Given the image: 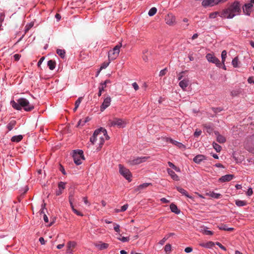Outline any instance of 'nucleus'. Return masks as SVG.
<instances>
[{
	"instance_id": "obj_60",
	"label": "nucleus",
	"mask_w": 254,
	"mask_h": 254,
	"mask_svg": "<svg viewBox=\"0 0 254 254\" xmlns=\"http://www.w3.org/2000/svg\"><path fill=\"white\" fill-rule=\"evenodd\" d=\"M39 241H40V242L41 243V244L42 245L45 244V241L43 237H40L39 238Z\"/></svg>"
},
{
	"instance_id": "obj_31",
	"label": "nucleus",
	"mask_w": 254,
	"mask_h": 254,
	"mask_svg": "<svg viewBox=\"0 0 254 254\" xmlns=\"http://www.w3.org/2000/svg\"><path fill=\"white\" fill-rule=\"evenodd\" d=\"M22 138L23 137L21 135H16L13 136L11 138V140L13 142H18L22 140Z\"/></svg>"
},
{
	"instance_id": "obj_57",
	"label": "nucleus",
	"mask_w": 254,
	"mask_h": 254,
	"mask_svg": "<svg viewBox=\"0 0 254 254\" xmlns=\"http://www.w3.org/2000/svg\"><path fill=\"white\" fill-rule=\"evenodd\" d=\"M83 200L84 202V203H85L86 204H88V205H90V203L88 200V199H87V197H84L83 198Z\"/></svg>"
},
{
	"instance_id": "obj_55",
	"label": "nucleus",
	"mask_w": 254,
	"mask_h": 254,
	"mask_svg": "<svg viewBox=\"0 0 254 254\" xmlns=\"http://www.w3.org/2000/svg\"><path fill=\"white\" fill-rule=\"evenodd\" d=\"M248 82L250 84L254 83V77L253 76L249 77L248 79Z\"/></svg>"
},
{
	"instance_id": "obj_28",
	"label": "nucleus",
	"mask_w": 254,
	"mask_h": 254,
	"mask_svg": "<svg viewBox=\"0 0 254 254\" xmlns=\"http://www.w3.org/2000/svg\"><path fill=\"white\" fill-rule=\"evenodd\" d=\"M235 203L236 205L239 207L246 206L247 204L246 201L239 199L236 200Z\"/></svg>"
},
{
	"instance_id": "obj_64",
	"label": "nucleus",
	"mask_w": 254,
	"mask_h": 254,
	"mask_svg": "<svg viewBox=\"0 0 254 254\" xmlns=\"http://www.w3.org/2000/svg\"><path fill=\"white\" fill-rule=\"evenodd\" d=\"M43 218H44V221L46 223H48V218L46 214H44Z\"/></svg>"
},
{
	"instance_id": "obj_13",
	"label": "nucleus",
	"mask_w": 254,
	"mask_h": 254,
	"mask_svg": "<svg viewBox=\"0 0 254 254\" xmlns=\"http://www.w3.org/2000/svg\"><path fill=\"white\" fill-rule=\"evenodd\" d=\"M149 158V157H137L136 158H134L132 159L131 161V164L132 165H138L140 163H142L143 162H145L147 160V159Z\"/></svg>"
},
{
	"instance_id": "obj_33",
	"label": "nucleus",
	"mask_w": 254,
	"mask_h": 254,
	"mask_svg": "<svg viewBox=\"0 0 254 254\" xmlns=\"http://www.w3.org/2000/svg\"><path fill=\"white\" fill-rule=\"evenodd\" d=\"M48 65L51 70H53L56 66V62L53 60H50L48 62Z\"/></svg>"
},
{
	"instance_id": "obj_58",
	"label": "nucleus",
	"mask_w": 254,
	"mask_h": 254,
	"mask_svg": "<svg viewBox=\"0 0 254 254\" xmlns=\"http://www.w3.org/2000/svg\"><path fill=\"white\" fill-rule=\"evenodd\" d=\"M217 15V13H210V15H209V17L211 18H214L216 17Z\"/></svg>"
},
{
	"instance_id": "obj_51",
	"label": "nucleus",
	"mask_w": 254,
	"mask_h": 254,
	"mask_svg": "<svg viewBox=\"0 0 254 254\" xmlns=\"http://www.w3.org/2000/svg\"><path fill=\"white\" fill-rule=\"evenodd\" d=\"M253 190L251 188H250L248 190V191H247L246 194L248 196H250L253 194Z\"/></svg>"
},
{
	"instance_id": "obj_21",
	"label": "nucleus",
	"mask_w": 254,
	"mask_h": 254,
	"mask_svg": "<svg viewBox=\"0 0 254 254\" xmlns=\"http://www.w3.org/2000/svg\"><path fill=\"white\" fill-rule=\"evenodd\" d=\"M65 184L64 182H60L59 183V185H58V190H57V191L56 192V195H59L60 194H61L63 192V190L65 188Z\"/></svg>"
},
{
	"instance_id": "obj_37",
	"label": "nucleus",
	"mask_w": 254,
	"mask_h": 254,
	"mask_svg": "<svg viewBox=\"0 0 254 254\" xmlns=\"http://www.w3.org/2000/svg\"><path fill=\"white\" fill-rule=\"evenodd\" d=\"M172 250L171 245L169 244H167L164 247L165 252L169 254L171 253Z\"/></svg>"
},
{
	"instance_id": "obj_12",
	"label": "nucleus",
	"mask_w": 254,
	"mask_h": 254,
	"mask_svg": "<svg viewBox=\"0 0 254 254\" xmlns=\"http://www.w3.org/2000/svg\"><path fill=\"white\" fill-rule=\"evenodd\" d=\"M73 201H74L73 196L72 195H69V204H70V207H71V208L72 210L77 215L82 216L83 215V214L81 212H80V211H79L77 210H76L74 208V205H73Z\"/></svg>"
},
{
	"instance_id": "obj_10",
	"label": "nucleus",
	"mask_w": 254,
	"mask_h": 254,
	"mask_svg": "<svg viewBox=\"0 0 254 254\" xmlns=\"http://www.w3.org/2000/svg\"><path fill=\"white\" fill-rule=\"evenodd\" d=\"M222 0H203L202 2V4L205 7L212 6L218 4Z\"/></svg>"
},
{
	"instance_id": "obj_11",
	"label": "nucleus",
	"mask_w": 254,
	"mask_h": 254,
	"mask_svg": "<svg viewBox=\"0 0 254 254\" xmlns=\"http://www.w3.org/2000/svg\"><path fill=\"white\" fill-rule=\"evenodd\" d=\"M111 102V98L110 96L106 97L100 107V111L101 112L104 111L107 108H108L110 105Z\"/></svg>"
},
{
	"instance_id": "obj_18",
	"label": "nucleus",
	"mask_w": 254,
	"mask_h": 254,
	"mask_svg": "<svg viewBox=\"0 0 254 254\" xmlns=\"http://www.w3.org/2000/svg\"><path fill=\"white\" fill-rule=\"evenodd\" d=\"M95 247L99 250H103L106 249L109 247V244L107 243L99 242L94 244Z\"/></svg>"
},
{
	"instance_id": "obj_46",
	"label": "nucleus",
	"mask_w": 254,
	"mask_h": 254,
	"mask_svg": "<svg viewBox=\"0 0 254 254\" xmlns=\"http://www.w3.org/2000/svg\"><path fill=\"white\" fill-rule=\"evenodd\" d=\"M110 61L108 62H104L103 63L100 67V70H102L103 69L106 68L110 64Z\"/></svg>"
},
{
	"instance_id": "obj_38",
	"label": "nucleus",
	"mask_w": 254,
	"mask_h": 254,
	"mask_svg": "<svg viewBox=\"0 0 254 254\" xmlns=\"http://www.w3.org/2000/svg\"><path fill=\"white\" fill-rule=\"evenodd\" d=\"M157 12V9L156 7H152L148 11V15L150 16H153Z\"/></svg>"
},
{
	"instance_id": "obj_29",
	"label": "nucleus",
	"mask_w": 254,
	"mask_h": 254,
	"mask_svg": "<svg viewBox=\"0 0 254 254\" xmlns=\"http://www.w3.org/2000/svg\"><path fill=\"white\" fill-rule=\"evenodd\" d=\"M173 144H174L179 148L181 149L182 150H184L186 149V146L185 145L175 140Z\"/></svg>"
},
{
	"instance_id": "obj_59",
	"label": "nucleus",
	"mask_w": 254,
	"mask_h": 254,
	"mask_svg": "<svg viewBox=\"0 0 254 254\" xmlns=\"http://www.w3.org/2000/svg\"><path fill=\"white\" fill-rule=\"evenodd\" d=\"M44 57H42L40 60L39 61L38 63V66H40L41 65V64H42V62H43V61L44 60Z\"/></svg>"
},
{
	"instance_id": "obj_35",
	"label": "nucleus",
	"mask_w": 254,
	"mask_h": 254,
	"mask_svg": "<svg viewBox=\"0 0 254 254\" xmlns=\"http://www.w3.org/2000/svg\"><path fill=\"white\" fill-rule=\"evenodd\" d=\"M226 57H227V52L225 50H223L221 53V60H222V64H224L225 63Z\"/></svg>"
},
{
	"instance_id": "obj_8",
	"label": "nucleus",
	"mask_w": 254,
	"mask_h": 254,
	"mask_svg": "<svg viewBox=\"0 0 254 254\" xmlns=\"http://www.w3.org/2000/svg\"><path fill=\"white\" fill-rule=\"evenodd\" d=\"M205 57L208 62L213 63L217 67H220L221 65L220 61L215 57L213 53H208L206 54Z\"/></svg>"
},
{
	"instance_id": "obj_2",
	"label": "nucleus",
	"mask_w": 254,
	"mask_h": 254,
	"mask_svg": "<svg viewBox=\"0 0 254 254\" xmlns=\"http://www.w3.org/2000/svg\"><path fill=\"white\" fill-rule=\"evenodd\" d=\"M241 5L238 1H235L229 6L224 9L222 12L221 16L223 17L231 19L234 16L239 15L241 13Z\"/></svg>"
},
{
	"instance_id": "obj_23",
	"label": "nucleus",
	"mask_w": 254,
	"mask_h": 254,
	"mask_svg": "<svg viewBox=\"0 0 254 254\" xmlns=\"http://www.w3.org/2000/svg\"><path fill=\"white\" fill-rule=\"evenodd\" d=\"M199 245L202 247L209 249L213 247L215 245V243L212 241H209L206 243H200Z\"/></svg>"
},
{
	"instance_id": "obj_54",
	"label": "nucleus",
	"mask_w": 254,
	"mask_h": 254,
	"mask_svg": "<svg viewBox=\"0 0 254 254\" xmlns=\"http://www.w3.org/2000/svg\"><path fill=\"white\" fill-rule=\"evenodd\" d=\"M192 251V248L191 247H187L185 249V252L187 253H191Z\"/></svg>"
},
{
	"instance_id": "obj_5",
	"label": "nucleus",
	"mask_w": 254,
	"mask_h": 254,
	"mask_svg": "<svg viewBox=\"0 0 254 254\" xmlns=\"http://www.w3.org/2000/svg\"><path fill=\"white\" fill-rule=\"evenodd\" d=\"M118 167L120 174L128 182H130L132 181V176L129 170L122 164H119Z\"/></svg>"
},
{
	"instance_id": "obj_7",
	"label": "nucleus",
	"mask_w": 254,
	"mask_h": 254,
	"mask_svg": "<svg viewBox=\"0 0 254 254\" xmlns=\"http://www.w3.org/2000/svg\"><path fill=\"white\" fill-rule=\"evenodd\" d=\"M120 48L121 46L117 45L109 52L108 58L109 61H113L117 58L120 53Z\"/></svg>"
},
{
	"instance_id": "obj_44",
	"label": "nucleus",
	"mask_w": 254,
	"mask_h": 254,
	"mask_svg": "<svg viewBox=\"0 0 254 254\" xmlns=\"http://www.w3.org/2000/svg\"><path fill=\"white\" fill-rule=\"evenodd\" d=\"M57 53L61 56V58H64L65 55V52L63 50L58 49L57 50Z\"/></svg>"
},
{
	"instance_id": "obj_1",
	"label": "nucleus",
	"mask_w": 254,
	"mask_h": 254,
	"mask_svg": "<svg viewBox=\"0 0 254 254\" xmlns=\"http://www.w3.org/2000/svg\"><path fill=\"white\" fill-rule=\"evenodd\" d=\"M109 138L107 130L101 127L94 131L93 135L90 137V142L92 145H95L97 150H100L105 140Z\"/></svg>"
},
{
	"instance_id": "obj_53",
	"label": "nucleus",
	"mask_w": 254,
	"mask_h": 254,
	"mask_svg": "<svg viewBox=\"0 0 254 254\" xmlns=\"http://www.w3.org/2000/svg\"><path fill=\"white\" fill-rule=\"evenodd\" d=\"M215 244L217 245L222 250H223L224 251H226V249L225 248V247H224L223 246H222V244L221 243H220L219 242H216Z\"/></svg>"
},
{
	"instance_id": "obj_30",
	"label": "nucleus",
	"mask_w": 254,
	"mask_h": 254,
	"mask_svg": "<svg viewBox=\"0 0 254 254\" xmlns=\"http://www.w3.org/2000/svg\"><path fill=\"white\" fill-rule=\"evenodd\" d=\"M218 228L220 230H224V231H232L234 230L233 228L231 227H228L225 225H223L222 226H218Z\"/></svg>"
},
{
	"instance_id": "obj_45",
	"label": "nucleus",
	"mask_w": 254,
	"mask_h": 254,
	"mask_svg": "<svg viewBox=\"0 0 254 254\" xmlns=\"http://www.w3.org/2000/svg\"><path fill=\"white\" fill-rule=\"evenodd\" d=\"M213 146L217 152H219L221 150V147L216 143H213Z\"/></svg>"
},
{
	"instance_id": "obj_32",
	"label": "nucleus",
	"mask_w": 254,
	"mask_h": 254,
	"mask_svg": "<svg viewBox=\"0 0 254 254\" xmlns=\"http://www.w3.org/2000/svg\"><path fill=\"white\" fill-rule=\"evenodd\" d=\"M16 125V121L15 120L11 121L7 125V128L8 130H11Z\"/></svg>"
},
{
	"instance_id": "obj_47",
	"label": "nucleus",
	"mask_w": 254,
	"mask_h": 254,
	"mask_svg": "<svg viewBox=\"0 0 254 254\" xmlns=\"http://www.w3.org/2000/svg\"><path fill=\"white\" fill-rule=\"evenodd\" d=\"M128 208V205L127 204H125L123 206H122L120 210H116V212H123V211H126Z\"/></svg>"
},
{
	"instance_id": "obj_52",
	"label": "nucleus",
	"mask_w": 254,
	"mask_h": 254,
	"mask_svg": "<svg viewBox=\"0 0 254 254\" xmlns=\"http://www.w3.org/2000/svg\"><path fill=\"white\" fill-rule=\"evenodd\" d=\"M132 86L135 91H137L139 89V86L136 82H133L132 84Z\"/></svg>"
},
{
	"instance_id": "obj_6",
	"label": "nucleus",
	"mask_w": 254,
	"mask_h": 254,
	"mask_svg": "<svg viewBox=\"0 0 254 254\" xmlns=\"http://www.w3.org/2000/svg\"><path fill=\"white\" fill-rule=\"evenodd\" d=\"M72 156L74 162L77 165H80L84 160L83 152L81 150H74Z\"/></svg>"
},
{
	"instance_id": "obj_24",
	"label": "nucleus",
	"mask_w": 254,
	"mask_h": 254,
	"mask_svg": "<svg viewBox=\"0 0 254 254\" xmlns=\"http://www.w3.org/2000/svg\"><path fill=\"white\" fill-rule=\"evenodd\" d=\"M200 232L202 234L206 235H213V232L211 231L208 230L207 227L203 226L201 227L200 230Z\"/></svg>"
},
{
	"instance_id": "obj_63",
	"label": "nucleus",
	"mask_w": 254,
	"mask_h": 254,
	"mask_svg": "<svg viewBox=\"0 0 254 254\" xmlns=\"http://www.w3.org/2000/svg\"><path fill=\"white\" fill-rule=\"evenodd\" d=\"M20 56L18 54H15L14 55V58L15 61H18L19 60Z\"/></svg>"
},
{
	"instance_id": "obj_43",
	"label": "nucleus",
	"mask_w": 254,
	"mask_h": 254,
	"mask_svg": "<svg viewBox=\"0 0 254 254\" xmlns=\"http://www.w3.org/2000/svg\"><path fill=\"white\" fill-rule=\"evenodd\" d=\"M246 149L250 152L254 153V144L251 146L249 144H247L246 146Z\"/></svg>"
},
{
	"instance_id": "obj_27",
	"label": "nucleus",
	"mask_w": 254,
	"mask_h": 254,
	"mask_svg": "<svg viewBox=\"0 0 254 254\" xmlns=\"http://www.w3.org/2000/svg\"><path fill=\"white\" fill-rule=\"evenodd\" d=\"M215 134L216 135L217 141L218 142L220 143H223L226 141V138L225 137L217 133H215Z\"/></svg>"
},
{
	"instance_id": "obj_4",
	"label": "nucleus",
	"mask_w": 254,
	"mask_h": 254,
	"mask_svg": "<svg viewBox=\"0 0 254 254\" xmlns=\"http://www.w3.org/2000/svg\"><path fill=\"white\" fill-rule=\"evenodd\" d=\"M127 124L126 119L115 118L108 121V125L110 127H117L119 128L125 127Z\"/></svg>"
},
{
	"instance_id": "obj_15",
	"label": "nucleus",
	"mask_w": 254,
	"mask_h": 254,
	"mask_svg": "<svg viewBox=\"0 0 254 254\" xmlns=\"http://www.w3.org/2000/svg\"><path fill=\"white\" fill-rule=\"evenodd\" d=\"M243 11L246 15H250L253 11V4L251 3L246 4L243 7Z\"/></svg>"
},
{
	"instance_id": "obj_62",
	"label": "nucleus",
	"mask_w": 254,
	"mask_h": 254,
	"mask_svg": "<svg viewBox=\"0 0 254 254\" xmlns=\"http://www.w3.org/2000/svg\"><path fill=\"white\" fill-rule=\"evenodd\" d=\"M64 243H63V244H59L57 246V248L58 249H62L63 248H64Z\"/></svg>"
},
{
	"instance_id": "obj_16",
	"label": "nucleus",
	"mask_w": 254,
	"mask_h": 254,
	"mask_svg": "<svg viewBox=\"0 0 254 254\" xmlns=\"http://www.w3.org/2000/svg\"><path fill=\"white\" fill-rule=\"evenodd\" d=\"M206 160V157L202 154H198L195 156L193 161L196 164H200L201 162Z\"/></svg>"
},
{
	"instance_id": "obj_40",
	"label": "nucleus",
	"mask_w": 254,
	"mask_h": 254,
	"mask_svg": "<svg viewBox=\"0 0 254 254\" xmlns=\"http://www.w3.org/2000/svg\"><path fill=\"white\" fill-rule=\"evenodd\" d=\"M169 166L174 169L177 172H181V170L179 167H176L172 163L169 162H168Z\"/></svg>"
},
{
	"instance_id": "obj_56",
	"label": "nucleus",
	"mask_w": 254,
	"mask_h": 254,
	"mask_svg": "<svg viewBox=\"0 0 254 254\" xmlns=\"http://www.w3.org/2000/svg\"><path fill=\"white\" fill-rule=\"evenodd\" d=\"M168 238V237L167 238H166V237H164L163 239H162L160 242H159V244L161 245H163L164 243L166 242V241L167 240V239Z\"/></svg>"
},
{
	"instance_id": "obj_3",
	"label": "nucleus",
	"mask_w": 254,
	"mask_h": 254,
	"mask_svg": "<svg viewBox=\"0 0 254 254\" xmlns=\"http://www.w3.org/2000/svg\"><path fill=\"white\" fill-rule=\"evenodd\" d=\"M10 104L14 109L17 110L23 108L26 111H30L34 108L33 105L30 104L28 100L24 98L18 99L17 102L12 100L10 101Z\"/></svg>"
},
{
	"instance_id": "obj_25",
	"label": "nucleus",
	"mask_w": 254,
	"mask_h": 254,
	"mask_svg": "<svg viewBox=\"0 0 254 254\" xmlns=\"http://www.w3.org/2000/svg\"><path fill=\"white\" fill-rule=\"evenodd\" d=\"M177 189L178 191H179L180 193H181L182 194L185 195L187 197H189L190 199H193V198L188 193V192L184 189L180 188V187H177Z\"/></svg>"
},
{
	"instance_id": "obj_34",
	"label": "nucleus",
	"mask_w": 254,
	"mask_h": 254,
	"mask_svg": "<svg viewBox=\"0 0 254 254\" xmlns=\"http://www.w3.org/2000/svg\"><path fill=\"white\" fill-rule=\"evenodd\" d=\"M239 58L238 57H235L232 62V64L234 67H238L239 66Z\"/></svg>"
},
{
	"instance_id": "obj_22",
	"label": "nucleus",
	"mask_w": 254,
	"mask_h": 254,
	"mask_svg": "<svg viewBox=\"0 0 254 254\" xmlns=\"http://www.w3.org/2000/svg\"><path fill=\"white\" fill-rule=\"evenodd\" d=\"M151 183H145L142 184L138 186H137V187L135 189V190L136 191H140L141 190L145 189L148 186H151Z\"/></svg>"
},
{
	"instance_id": "obj_41",
	"label": "nucleus",
	"mask_w": 254,
	"mask_h": 254,
	"mask_svg": "<svg viewBox=\"0 0 254 254\" xmlns=\"http://www.w3.org/2000/svg\"><path fill=\"white\" fill-rule=\"evenodd\" d=\"M107 81H105L104 83L102 84L101 87H99V91L98 95L99 96H100L102 94V91L104 90V88L106 87V83H107Z\"/></svg>"
},
{
	"instance_id": "obj_50",
	"label": "nucleus",
	"mask_w": 254,
	"mask_h": 254,
	"mask_svg": "<svg viewBox=\"0 0 254 254\" xmlns=\"http://www.w3.org/2000/svg\"><path fill=\"white\" fill-rule=\"evenodd\" d=\"M166 72H167V69L166 68L163 69L159 72V76L162 77V76L165 75L166 74Z\"/></svg>"
},
{
	"instance_id": "obj_61",
	"label": "nucleus",
	"mask_w": 254,
	"mask_h": 254,
	"mask_svg": "<svg viewBox=\"0 0 254 254\" xmlns=\"http://www.w3.org/2000/svg\"><path fill=\"white\" fill-rule=\"evenodd\" d=\"M160 200L163 202V203H169V201L168 200H167L166 198H162Z\"/></svg>"
},
{
	"instance_id": "obj_20",
	"label": "nucleus",
	"mask_w": 254,
	"mask_h": 254,
	"mask_svg": "<svg viewBox=\"0 0 254 254\" xmlns=\"http://www.w3.org/2000/svg\"><path fill=\"white\" fill-rule=\"evenodd\" d=\"M167 171L173 180L176 181L180 180L179 177L173 170L170 169H167Z\"/></svg>"
},
{
	"instance_id": "obj_26",
	"label": "nucleus",
	"mask_w": 254,
	"mask_h": 254,
	"mask_svg": "<svg viewBox=\"0 0 254 254\" xmlns=\"http://www.w3.org/2000/svg\"><path fill=\"white\" fill-rule=\"evenodd\" d=\"M170 208L172 212L176 213L179 214L180 213V210L178 208L177 205L174 203H171L170 205Z\"/></svg>"
},
{
	"instance_id": "obj_42",
	"label": "nucleus",
	"mask_w": 254,
	"mask_h": 254,
	"mask_svg": "<svg viewBox=\"0 0 254 254\" xmlns=\"http://www.w3.org/2000/svg\"><path fill=\"white\" fill-rule=\"evenodd\" d=\"M113 225H114V230L115 231V232H116L117 233H118V234L119 235L120 234V226L117 224V223H114L113 224Z\"/></svg>"
},
{
	"instance_id": "obj_19",
	"label": "nucleus",
	"mask_w": 254,
	"mask_h": 254,
	"mask_svg": "<svg viewBox=\"0 0 254 254\" xmlns=\"http://www.w3.org/2000/svg\"><path fill=\"white\" fill-rule=\"evenodd\" d=\"M234 176L233 175H226L222 176L219 179V181L220 182H229L234 178Z\"/></svg>"
},
{
	"instance_id": "obj_48",
	"label": "nucleus",
	"mask_w": 254,
	"mask_h": 254,
	"mask_svg": "<svg viewBox=\"0 0 254 254\" xmlns=\"http://www.w3.org/2000/svg\"><path fill=\"white\" fill-rule=\"evenodd\" d=\"M202 131L201 130L196 129L194 133V136L195 137H198L201 134Z\"/></svg>"
},
{
	"instance_id": "obj_9",
	"label": "nucleus",
	"mask_w": 254,
	"mask_h": 254,
	"mask_svg": "<svg viewBox=\"0 0 254 254\" xmlns=\"http://www.w3.org/2000/svg\"><path fill=\"white\" fill-rule=\"evenodd\" d=\"M165 22L169 26H174L177 23L176 18L172 13H168L165 17Z\"/></svg>"
},
{
	"instance_id": "obj_39",
	"label": "nucleus",
	"mask_w": 254,
	"mask_h": 254,
	"mask_svg": "<svg viewBox=\"0 0 254 254\" xmlns=\"http://www.w3.org/2000/svg\"><path fill=\"white\" fill-rule=\"evenodd\" d=\"M209 195L211 196V197L214 198H218L220 197L221 194L220 193H215L214 192H210L209 193Z\"/></svg>"
},
{
	"instance_id": "obj_17",
	"label": "nucleus",
	"mask_w": 254,
	"mask_h": 254,
	"mask_svg": "<svg viewBox=\"0 0 254 254\" xmlns=\"http://www.w3.org/2000/svg\"><path fill=\"white\" fill-rule=\"evenodd\" d=\"M190 84V80L189 78H185L180 81L179 82V86L183 90H186L187 87L189 86Z\"/></svg>"
},
{
	"instance_id": "obj_49",
	"label": "nucleus",
	"mask_w": 254,
	"mask_h": 254,
	"mask_svg": "<svg viewBox=\"0 0 254 254\" xmlns=\"http://www.w3.org/2000/svg\"><path fill=\"white\" fill-rule=\"evenodd\" d=\"M82 100V97H79L78 99L75 101V106H76V107H78Z\"/></svg>"
},
{
	"instance_id": "obj_14",
	"label": "nucleus",
	"mask_w": 254,
	"mask_h": 254,
	"mask_svg": "<svg viewBox=\"0 0 254 254\" xmlns=\"http://www.w3.org/2000/svg\"><path fill=\"white\" fill-rule=\"evenodd\" d=\"M77 245L76 242L74 241H69L67 244V250L66 253L67 254H72L73 252L74 249L76 247Z\"/></svg>"
},
{
	"instance_id": "obj_36",
	"label": "nucleus",
	"mask_w": 254,
	"mask_h": 254,
	"mask_svg": "<svg viewBox=\"0 0 254 254\" xmlns=\"http://www.w3.org/2000/svg\"><path fill=\"white\" fill-rule=\"evenodd\" d=\"M117 239L123 242H128L129 240V237H121L120 234L119 235V237H117Z\"/></svg>"
}]
</instances>
